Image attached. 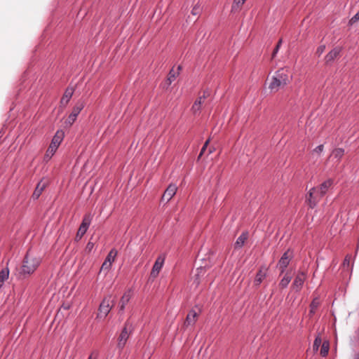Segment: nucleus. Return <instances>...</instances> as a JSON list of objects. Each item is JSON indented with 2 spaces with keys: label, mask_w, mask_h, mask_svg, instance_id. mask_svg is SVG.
I'll return each instance as SVG.
<instances>
[{
  "label": "nucleus",
  "mask_w": 359,
  "mask_h": 359,
  "mask_svg": "<svg viewBox=\"0 0 359 359\" xmlns=\"http://www.w3.org/2000/svg\"><path fill=\"white\" fill-rule=\"evenodd\" d=\"M41 263V257L29 250L24 257L19 276L25 278L33 274Z\"/></svg>",
  "instance_id": "obj_1"
},
{
  "label": "nucleus",
  "mask_w": 359,
  "mask_h": 359,
  "mask_svg": "<svg viewBox=\"0 0 359 359\" xmlns=\"http://www.w3.org/2000/svg\"><path fill=\"white\" fill-rule=\"evenodd\" d=\"M288 82V69L281 68L276 71L271 78L269 88L271 91L277 92L280 88L284 87Z\"/></svg>",
  "instance_id": "obj_2"
},
{
  "label": "nucleus",
  "mask_w": 359,
  "mask_h": 359,
  "mask_svg": "<svg viewBox=\"0 0 359 359\" xmlns=\"http://www.w3.org/2000/svg\"><path fill=\"white\" fill-rule=\"evenodd\" d=\"M65 137L62 130H57L53 136L50 144L49 145L44 156L45 161H49L54 155Z\"/></svg>",
  "instance_id": "obj_3"
},
{
  "label": "nucleus",
  "mask_w": 359,
  "mask_h": 359,
  "mask_svg": "<svg viewBox=\"0 0 359 359\" xmlns=\"http://www.w3.org/2000/svg\"><path fill=\"white\" fill-rule=\"evenodd\" d=\"M114 305V301L111 295L105 297L100 303L97 318H104Z\"/></svg>",
  "instance_id": "obj_4"
},
{
  "label": "nucleus",
  "mask_w": 359,
  "mask_h": 359,
  "mask_svg": "<svg viewBox=\"0 0 359 359\" xmlns=\"http://www.w3.org/2000/svg\"><path fill=\"white\" fill-rule=\"evenodd\" d=\"M85 106L83 101H78L74 107L72 109V113L69 114L67 120L65 121V123L66 126H71L74 121L76 120V118L81 111L83 109Z\"/></svg>",
  "instance_id": "obj_5"
},
{
  "label": "nucleus",
  "mask_w": 359,
  "mask_h": 359,
  "mask_svg": "<svg viewBox=\"0 0 359 359\" xmlns=\"http://www.w3.org/2000/svg\"><path fill=\"white\" fill-rule=\"evenodd\" d=\"M93 216L90 214H86L84 215L82 222L77 231L76 239L79 240L86 233L88 227L90 225Z\"/></svg>",
  "instance_id": "obj_6"
},
{
  "label": "nucleus",
  "mask_w": 359,
  "mask_h": 359,
  "mask_svg": "<svg viewBox=\"0 0 359 359\" xmlns=\"http://www.w3.org/2000/svg\"><path fill=\"white\" fill-rule=\"evenodd\" d=\"M306 278V273L303 271L298 272L292 284V289L295 290L296 292H299L304 285Z\"/></svg>",
  "instance_id": "obj_7"
},
{
  "label": "nucleus",
  "mask_w": 359,
  "mask_h": 359,
  "mask_svg": "<svg viewBox=\"0 0 359 359\" xmlns=\"http://www.w3.org/2000/svg\"><path fill=\"white\" fill-rule=\"evenodd\" d=\"M127 326L128 323H126L118 339L117 346L120 349L123 348L130 336V332L128 331Z\"/></svg>",
  "instance_id": "obj_8"
},
{
  "label": "nucleus",
  "mask_w": 359,
  "mask_h": 359,
  "mask_svg": "<svg viewBox=\"0 0 359 359\" xmlns=\"http://www.w3.org/2000/svg\"><path fill=\"white\" fill-rule=\"evenodd\" d=\"M177 186L175 184H170L168 188L164 191L162 197L161 201H165L168 203L171 200V198L175 195L177 191Z\"/></svg>",
  "instance_id": "obj_9"
},
{
  "label": "nucleus",
  "mask_w": 359,
  "mask_h": 359,
  "mask_svg": "<svg viewBox=\"0 0 359 359\" xmlns=\"http://www.w3.org/2000/svg\"><path fill=\"white\" fill-rule=\"evenodd\" d=\"M164 261H165V257L163 256H159L156 259V260L153 266L152 270L151 271V277H153V278L157 277V276L158 275L160 271L161 270V269L163 266Z\"/></svg>",
  "instance_id": "obj_10"
},
{
  "label": "nucleus",
  "mask_w": 359,
  "mask_h": 359,
  "mask_svg": "<svg viewBox=\"0 0 359 359\" xmlns=\"http://www.w3.org/2000/svg\"><path fill=\"white\" fill-rule=\"evenodd\" d=\"M208 96V92H203L202 96L198 97L191 107V111L194 114H196L201 111V105L204 102L205 99Z\"/></svg>",
  "instance_id": "obj_11"
},
{
  "label": "nucleus",
  "mask_w": 359,
  "mask_h": 359,
  "mask_svg": "<svg viewBox=\"0 0 359 359\" xmlns=\"http://www.w3.org/2000/svg\"><path fill=\"white\" fill-rule=\"evenodd\" d=\"M290 259L291 257L288 255V251L285 252L280 257L277 266L280 269L281 273L285 271V269L289 265Z\"/></svg>",
  "instance_id": "obj_12"
},
{
  "label": "nucleus",
  "mask_w": 359,
  "mask_h": 359,
  "mask_svg": "<svg viewBox=\"0 0 359 359\" xmlns=\"http://www.w3.org/2000/svg\"><path fill=\"white\" fill-rule=\"evenodd\" d=\"M341 48L340 47H335L331 50L325 57L326 64L332 62L340 54Z\"/></svg>",
  "instance_id": "obj_13"
},
{
  "label": "nucleus",
  "mask_w": 359,
  "mask_h": 359,
  "mask_svg": "<svg viewBox=\"0 0 359 359\" xmlns=\"http://www.w3.org/2000/svg\"><path fill=\"white\" fill-rule=\"evenodd\" d=\"M181 66H178L177 70H175L173 68L170 71L167 80L164 83V87L168 88L179 76L180 72L181 70Z\"/></svg>",
  "instance_id": "obj_14"
},
{
  "label": "nucleus",
  "mask_w": 359,
  "mask_h": 359,
  "mask_svg": "<svg viewBox=\"0 0 359 359\" xmlns=\"http://www.w3.org/2000/svg\"><path fill=\"white\" fill-rule=\"evenodd\" d=\"M314 194L315 189H311L308 193V196H306V203L309 207L311 209H313L319 202Z\"/></svg>",
  "instance_id": "obj_15"
},
{
  "label": "nucleus",
  "mask_w": 359,
  "mask_h": 359,
  "mask_svg": "<svg viewBox=\"0 0 359 359\" xmlns=\"http://www.w3.org/2000/svg\"><path fill=\"white\" fill-rule=\"evenodd\" d=\"M132 297V291L131 290H128L126 292H124L123 294L120 302H119V310L120 311H123L125 309L126 306L129 302Z\"/></svg>",
  "instance_id": "obj_16"
},
{
  "label": "nucleus",
  "mask_w": 359,
  "mask_h": 359,
  "mask_svg": "<svg viewBox=\"0 0 359 359\" xmlns=\"http://www.w3.org/2000/svg\"><path fill=\"white\" fill-rule=\"evenodd\" d=\"M198 316V315L195 310H191L187 316V318L184 321V325L186 327L190 325L193 326L197 320Z\"/></svg>",
  "instance_id": "obj_17"
},
{
  "label": "nucleus",
  "mask_w": 359,
  "mask_h": 359,
  "mask_svg": "<svg viewBox=\"0 0 359 359\" xmlns=\"http://www.w3.org/2000/svg\"><path fill=\"white\" fill-rule=\"evenodd\" d=\"M268 269L266 266H262L259 271L257 272L256 277L255 278V284L257 285H260L262 280L265 278L266 276Z\"/></svg>",
  "instance_id": "obj_18"
},
{
  "label": "nucleus",
  "mask_w": 359,
  "mask_h": 359,
  "mask_svg": "<svg viewBox=\"0 0 359 359\" xmlns=\"http://www.w3.org/2000/svg\"><path fill=\"white\" fill-rule=\"evenodd\" d=\"M74 92V89L73 87H68L65 91V93L60 100V103L62 104L66 105L70 99L72 98Z\"/></svg>",
  "instance_id": "obj_19"
},
{
  "label": "nucleus",
  "mask_w": 359,
  "mask_h": 359,
  "mask_svg": "<svg viewBox=\"0 0 359 359\" xmlns=\"http://www.w3.org/2000/svg\"><path fill=\"white\" fill-rule=\"evenodd\" d=\"M46 182H43V181L39 182L37 184L36 187L32 194L33 198L38 199L39 198V196H41V194H42L44 189L46 188Z\"/></svg>",
  "instance_id": "obj_20"
},
{
  "label": "nucleus",
  "mask_w": 359,
  "mask_h": 359,
  "mask_svg": "<svg viewBox=\"0 0 359 359\" xmlns=\"http://www.w3.org/2000/svg\"><path fill=\"white\" fill-rule=\"evenodd\" d=\"M333 180L331 179H328L326 181L323 182L318 188L320 189V191L322 193L326 194L330 187L332 185Z\"/></svg>",
  "instance_id": "obj_21"
},
{
  "label": "nucleus",
  "mask_w": 359,
  "mask_h": 359,
  "mask_svg": "<svg viewBox=\"0 0 359 359\" xmlns=\"http://www.w3.org/2000/svg\"><path fill=\"white\" fill-rule=\"evenodd\" d=\"M320 304V301L319 298L316 297L313 299V301L311 302V303L310 304L309 315L311 316H313L316 313V311L317 310V309L318 308Z\"/></svg>",
  "instance_id": "obj_22"
},
{
  "label": "nucleus",
  "mask_w": 359,
  "mask_h": 359,
  "mask_svg": "<svg viewBox=\"0 0 359 359\" xmlns=\"http://www.w3.org/2000/svg\"><path fill=\"white\" fill-rule=\"evenodd\" d=\"M246 0H233L231 6V12L236 13L241 10Z\"/></svg>",
  "instance_id": "obj_23"
},
{
  "label": "nucleus",
  "mask_w": 359,
  "mask_h": 359,
  "mask_svg": "<svg viewBox=\"0 0 359 359\" xmlns=\"http://www.w3.org/2000/svg\"><path fill=\"white\" fill-rule=\"evenodd\" d=\"M344 155V149L342 148H337L332 151V156L339 162Z\"/></svg>",
  "instance_id": "obj_24"
},
{
  "label": "nucleus",
  "mask_w": 359,
  "mask_h": 359,
  "mask_svg": "<svg viewBox=\"0 0 359 359\" xmlns=\"http://www.w3.org/2000/svg\"><path fill=\"white\" fill-rule=\"evenodd\" d=\"M9 270L8 268L3 269L0 271V287H2L5 280L8 278Z\"/></svg>",
  "instance_id": "obj_25"
},
{
  "label": "nucleus",
  "mask_w": 359,
  "mask_h": 359,
  "mask_svg": "<svg viewBox=\"0 0 359 359\" xmlns=\"http://www.w3.org/2000/svg\"><path fill=\"white\" fill-rule=\"evenodd\" d=\"M247 238V234L245 233H243L241 235H240L235 243V248H241L244 245Z\"/></svg>",
  "instance_id": "obj_26"
},
{
  "label": "nucleus",
  "mask_w": 359,
  "mask_h": 359,
  "mask_svg": "<svg viewBox=\"0 0 359 359\" xmlns=\"http://www.w3.org/2000/svg\"><path fill=\"white\" fill-rule=\"evenodd\" d=\"M292 277L287 273L285 274L283 278L281 279L279 283V286L282 288L287 287L288 284L291 281Z\"/></svg>",
  "instance_id": "obj_27"
},
{
  "label": "nucleus",
  "mask_w": 359,
  "mask_h": 359,
  "mask_svg": "<svg viewBox=\"0 0 359 359\" xmlns=\"http://www.w3.org/2000/svg\"><path fill=\"white\" fill-rule=\"evenodd\" d=\"M117 255V251L114 249H112L107 256L105 260L112 264L114 262L115 257Z\"/></svg>",
  "instance_id": "obj_28"
},
{
  "label": "nucleus",
  "mask_w": 359,
  "mask_h": 359,
  "mask_svg": "<svg viewBox=\"0 0 359 359\" xmlns=\"http://www.w3.org/2000/svg\"><path fill=\"white\" fill-rule=\"evenodd\" d=\"M321 344H322V339H321L320 337H319V336L316 337L314 340V342H313V351H317L318 350L320 346L321 345Z\"/></svg>",
  "instance_id": "obj_29"
},
{
  "label": "nucleus",
  "mask_w": 359,
  "mask_h": 359,
  "mask_svg": "<svg viewBox=\"0 0 359 359\" xmlns=\"http://www.w3.org/2000/svg\"><path fill=\"white\" fill-rule=\"evenodd\" d=\"M328 351H329V344L327 342H324L322 344V347H321V350H320V354L323 356H325L328 353Z\"/></svg>",
  "instance_id": "obj_30"
},
{
  "label": "nucleus",
  "mask_w": 359,
  "mask_h": 359,
  "mask_svg": "<svg viewBox=\"0 0 359 359\" xmlns=\"http://www.w3.org/2000/svg\"><path fill=\"white\" fill-rule=\"evenodd\" d=\"M351 262V255H346L343 262L342 266L344 269H349Z\"/></svg>",
  "instance_id": "obj_31"
},
{
  "label": "nucleus",
  "mask_w": 359,
  "mask_h": 359,
  "mask_svg": "<svg viewBox=\"0 0 359 359\" xmlns=\"http://www.w3.org/2000/svg\"><path fill=\"white\" fill-rule=\"evenodd\" d=\"M312 189H315V196L317 197V198L318 199V201H320V200L323 198V196L325 194L324 193H322L320 191V189L318 188V187H313Z\"/></svg>",
  "instance_id": "obj_32"
},
{
  "label": "nucleus",
  "mask_w": 359,
  "mask_h": 359,
  "mask_svg": "<svg viewBox=\"0 0 359 359\" xmlns=\"http://www.w3.org/2000/svg\"><path fill=\"white\" fill-rule=\"evenodd\" d=\"M111 266V264L106 260L103 262L100 271H109Z\"/></svg>",
  "instance_id": "obj_33"
},
{
  "label": "nucleus",
  "mask_w": 359,
  "mask_h": 359,
  "mask_svg": "<svg viewBox=\"0 0 359 359\" xmlns=\"http://www.w3.org/2000/svg\"><path fill=\"white\" fill-rule=\"evenodd\" d=\"M359 20V11L349 20L348 24L352 25Z\"/></svg>",
  "instance_id": "obj_34"
},
{
  "label": "nucleus",
  "mask_w": 359,
  "mask_h": 359,
  "mask_svg": "<svg viewBox=\"0 0 359 359\" xmlns=\"http://www.w3.org/2000/svg\"><path fill=\"white\" fill-rule=\"evenodd\" d=\"M282 42H283V40L280 39L278 41V43H277V45H276V48H274V50H273V53H272V58H274V57H276V54L278 53V50H279V48H280V46H281V44H282Z\"/></svg>",
  "instance_id": "obj_35"
},
{
  "label": "nucleus",
  "mask_w": 359,
  "mask_h": 359,
  "mask_svg": "<svg viewBox=\"0 0 359 359\" xmlns=\"http://www.w3.org/2000/svg\"><path fill=\"white\" fill-rule=\"evenodd\" d=\"M201 11V7L199 5L196 4L194 6V8L191 10V14L193 15H198Z\"/></svg>",
  "instance_id": "obj_36"
},
{
  "label": "nucleus",
  "mask_w": 359,
  "mask_h": 359,
  "mask_svg": "<svg viewBox=\"0 0 359 359\" xmlns=\"http://www.w3.org/2000/svg\"><path fill=\"white\" fill-rule=\"evenodd\" d=\"M325 46L320 45V46L318 47V48L316 50V54L318 56H320L323 54V53L325 51Z\"/></svg>",
  "instance_id": "obj_37"
},
{
  "label": "nucleus",
  "mask_w": 359,
  "mask_h": 359,
  "mask_svg": "<svg viewBox=\"0 0 359 359\" xmlns=\"http://www.w3.org/2000/svg\"><path fill=\"white\" fill-rule=\"evenodd\" d=\"M323 149H324L323 144H320L313 149V152H315L318 154H320L323 152Z\"/></svg>",
  "instance_id": "obj_38"
},
{
  "label": "nucleus",
  "mask_w": 359,
  "mask_h": 359,
  "mask_svg": "<svg viewBox=\"0 0 359 359\" xmlns=\"http://www.w3.org/2000/svg\"><path fill=\"white\" fill-rule=\"evenodd\" d=\"M209 142H210V139H208L204 144V145L203 146L201 150V152H200V154H199V158L203 154V153L205 152L206 148H207V146L208 144H209Z\"/></svg>",
  "instance_id": "obj_39"
},
{
  "label": "nucleus",
  "mask_w": 359,
  "mask_h": 359,
  "mask_svg": "<svg viewBox=\"0 0 359 359\" xmlns=\"http://www.w3.org/2000/svg\"><path fill=\"white\" fill-rule=\"evenodd\" d=\"M98 357V352L97 351H95L91 353V354L89 355L88 359H97Z\"/></svg>",
  "instance_id": "obj_40"
},
{
  "label": "nucleus",
  "mask_w": 359,
  "mask_h": 359,
  "mask_svg": "<svg viewBox=\"0 0 359 359\" xmlns=\"http://www.w3.org/2000/svg\"><path fill=\"white\" fill-rule=\"evenodd\" d=\"M94 246V244L91 242H88L86 245V249L88 250H91Z\"/></svg>",
  "instance_id": "obj_41"
},
{
  "label": "nucleus",
  "mask_w": 359,
  "mask_h": 359,
  "mask_svg": "<svg viewBox=\"0 0 359 359\" xmlns=\"http://www.w3.org/2000/svg\"><path fill=\"white\" fill-rule=\"evenodd\" d=\"M354 359H359V354L356 355Z\"/></svg>",
  "instance_id": "obj_42"
}]
</instances>
